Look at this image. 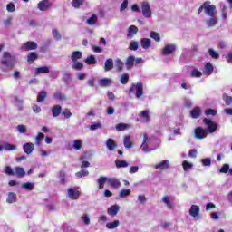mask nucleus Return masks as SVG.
I'll use <instances>...</instances> for the list:
<instances>
[{
    "instance_id": "obj_1",
    "label": "nucleus",
    "mask_w": 232,
    "mask_h": 232,
    "mask_svg": "<svg viewBox=\"0 0 232 232\" xmlns=\"http://www.w3.org/2000/svg\"><path fill=\"white\" fill-rule=\"evenodd\" d=\"M15 64H17L15 57L12 56L9 52H4L0 60V68L2 72L5 73H6V72H10Z\"/></svg>"
},
{
    "instance_id": "obj_2",
    "label": "nucleus",
    "mask_w": 232,
    "mask_h": 232,
    "mask_svg": "<svg viewBox=\"0 0 232 232\" xmlns=\"http://www.w3.org/2000/svg\"><path fill=\"white\" fill-rule=\"evenodd\" d=\"M202 10H204L206 15H208V17H213L214 15H217L218 14L217 12V6L214 5H211V2L207 1L205 2L198 10V14L199 15L200 13H202Z\"/></svg>"
},
{
    "instance_id": "obj_3",
    "label": "nucleus",
    "mask_w": 232,
    "mask_h": 232,
    "mask_svg": "<svg viewBox=\"0 0 232 232\" xmlns=\"http://www.w3.org/2000/svg\"><path fill=\"white\" fill-rule=\"evenodd\" d=\"M128 94H135L137 99H141L144 95V85H142V82L132 83L128 91Z\"/></svg>"
},
{
    "instance_id": "obj_4",
    "label": "nucleus",
    "mask_w": 232,
    "mask_h": 232,
    "mask_svg": "<svg viewBox=\"0 0 232 232\" xmlns=\"http://www.w3.org/2000/svg\"><path fill=\"white\" fill-rule=\"evenodd\" d=\"M140 12L145 17V19H151V16L153 15V11L151 10V5H150V2L143 1L140 3Z\"/></svg>"
},
{
    "instance_id": "obj_5",
    "label": "nucleus",
    "mask_w": 232,
    "mask_h": 232,
    "mask_svg": "<svg viewBox=\"0 0 232 232\" xmlns=\"http://www.w3.org/2000/svg\"><path fill=\"white\" fill-rule=\"evenodd\" d=\"M204 124L207 126V131L208 133H215L216 130H218V123L213 121L212 120H209L208 118L203 119Z\"/></svg>"
},
{
    "instance_id": "obj_6",
    "label": "nucleus",
    "mask_w": 232,
    "mask_h": 232,
    "mask_svg": "<svg viewBox=\"0 0 232 232\" xmlns=\"http://www.w3.org/2000/svg\"><path fill=\"white\" fill-rule=\"evenodd\" d=\"M151 143V139H148L146 133H143V141L140 150H142L144 153H150V151H155L157 148L150 149L148 147V144Z\"/></svg>"
},
{
    "instance_id": "obj_7",
    "label": "nucleus",
    "mask_w": 232,
    "mask_h": 232,
    "mask_svg": "<svg viewBox=\"0 0 232 232\" xmlns=\"http://www.w3.org/2000/svg\"><path fill=\"white\" fill-rule=\"evenodd\" d=\"M67 197L71 200H77L79 197H81V192L79 191L77 187L69 188L67 189Z\"/></svg>"
},
{
    "instance_id": "obj_8",
    "label": "nucleus",
    "mask_w": 232,
    "mask_h": 232,
    "mask_svg": "<svg viewBox=\"0 0 232 232\" xmlns=\"http://www.w3.org/2000/svg\"><path fill=\"white\" fill-rule=\"evenodd\" d=\"M194 136L196 139L202 140V139H206V137H208V130L202 127H197L194 130Z\"/></svg>"
},
{
    "instance_id": "obj_9",
    "label": "nucleus",
    "mask_w": 232,
    "mask_h": 232,
    "mask_svg": "<svg viewBox=\"0 0 232 232\" xmlns=\"http://www.w3.org/2000/svg\"><path fill=\"white\" fill-rule=\"evenodd\" d=\"M52 8V2L50 0H42L38 3V10L41 12H46Z\"/></svg>"
},
{
    "instance_id": "obj_10",
    "label": "nucleus",
    "mask_w": 232,
    "mask_h": 232,
    "mask_svg": "<svg viewBox=\"0 0 232 232\" xmlns=\"http://www.w3.org/2000/svg\"><path fill=\"white\" fill-rule=\"evenodd\" d=\"M177 50V45L175 44H166L161 50L163 55H171Z\"/></svg>"
},
{
    "instance_id": "obj_11",
    "label": "nucleus",
    "mask_w": 232,
    "mask_h": 232,
    "mask_svg": "<svg viewBox=\"0 0 232 232\" xmlns=\"http://www.w3.org/2000/svg\"><path fill=\"white\" fill-rule=\"evenodd\" d=\"M111 84H113L111 78H102L98 81V86L101 88H110Z\"/></svg>"
},
{
    "instance_id": "obj_12",
    "label": "nucleus",
    "mask_w": 232,
    "mask_h": 232,
    "mask_svg": "<svg viewBox=\"0 0 232 232\" xmlns=\"http://www.w3.org/2000/svg\"><path fill=\"white\" fill-rule=\"evenodd\" d=\"M22 50L28 52L30 50H37V43L35 42H26L23 44Z\"/></svg>"
},
{
    "instance_id": "obj_13",
    "label": "nucleus",
    "mask_w": 232,
    "mask_h": 232,
    "mask_svg": "<svg viewBox=\"0 0 232 232\" xmlns=\"http://www.w3.org/2000/svg\"><path fill=\"white\" fill-rule=\"evenodd\" d=\"M23 150L26 155H32L34 153V150H35V145L32 142H27L23 145Z\"/></svg>"
},
{
    "instance_id": "obj_14",
    "label": "nucleus",
    "mask_w": 232,
    "mask_h": 232,
    "mask_svg": "<svg viewBox=\"0 0 232 232\" xmlns=\"http://www.w3.org/2000/svg\"><path fill=\"white\" fill-rule=\"evenodd\" d=\"M155 169H162L163 171L166 169H169V160H164L160 163L154 166Z\"/></svg>"
},
{
    "instance_id": "obj_15",
    "label": "nucleus",
    "mask_w": 232,
    "mask_h": 232,
    "mask_svg": "<svg viewBox=\"0 0 232 232\" xmlns=\"http://www.w3.org/2000/svg\"><path fill=\"white\" fill-rule=\"evenodd\" d=\"M121 211V207L117 204L111 206L107 212L111 217H117V214Z\"/></svg>"
},
{
    "instance_id": "obj_16",
    "label": "nucleus",
    "mask_w": 232,
    "mask_h": 232,
    "mask_svg": "<svg viewBox=\"0 0 232 232\" xmlns=\"http://www.w3.org/2000/svg\"><path fill=\"white\" fill-rule=\"evenodd\" d=\"M139 28L135 25H130L128 29L127 39H133V36L137 35Z\"/></svg>"
},
{
    "instance_id": "obj_17",
    "label": "nucleus",
    "mask_w": 232,
    "mask_h": 232,
    "mask_svg": "<svg viewBox=\"0 0 232 232\" xmlns=\"http://www.w3.org/2000/svg\"><path fill=\"white\" fill-rule=\"evenodd\" d=\"M199 213H200V208L197 205H192L189 209L190 217L197 218V217H198Z\"/></svg>"
},
{
    "instance_id": "obj_18",
    "label": "nucleus",
    "mask_w": 232,
    "mask_h": 232,
    "mask_svg": "<svg viewBox=\"0 0 232 232\" xmlns=\"http://www.w3.org/2000/svg\"><path fill=\"white\" fill-rule=\"evenodd\" d=\"M107 184L111 188H117L121 187V181L115 178H107Z\"/></svg>"
},
{
    "instance_id": "obj_19",
    "label": "nucleus",
    "mask_w": 232,
    "mask_h": 232,
    "mask_svg": "<svg viewBox=\"0 0 232 232\" xmlns=\"http://www.w3.org/2000/svg\"><path fill=\"white\" fill-rule=\"evenodd\" d=\"M134 65H135V56L130 55L127 57L125 62V66L127 70H131V68H133Z\"/></svg>"
},
{
    "instance_id": "obj_20",
    "label": "nucleus",
    "mask_w": 232,
    "mask_h": 232,
    "mask_svg": "<svg viewBox=\"0 0 232 232\" xmlns=\"http://www.w3.org/2000/svg\"><path fill=\"white\" fill-rule=\"evenodd\" d=\"M218 21V17H217V15L210 16V18L206 21V24L208 28H213V26L217 25Z\"/></svg>"
},
{
    "instance_id": "obj_21",
    "label": "nucleus",
    "mask_w": 232,
    "mask_h": 232,
    "mask_svg": "<svg viewBox=\"0 0 232 232\" xmlns=\"http://www.w3.org/2000/svg\"><path fill=\"white\" fill-rule=\"evenodd\" d=\"M105 144L109 151H113L117 148V143L111 138L107 139Z\"/></svg>"
},
{
    "instance_id": "obj_22",
    "label": "nucleus",
    "mask_w": 232,
    "mask_h": 232,
    "mask_svg": "<svg viewBox=\"0 0 232 232\" xmlns=\"http://www.w3.org/2000/svg\"><path fill=\"white\" fill-rule=\"evenodd\" d=\"M108 184V177L102 176L97 179L98 189H104V184Z\"/></svg>"
},
{
    "instance_id": "obj_23",
    "label": "nucleus",
    "mask_w": 232,
    "mask_h": 232,
    "mask_svg": "<svg viewBox=\"0 0 232 232\" xmlns=\"http://www.w3.org/2000/svg\"><path fill=\"white\" fill-rule=\"evenodd\" d=\"M14 175L18 177V179H23V177L26 175V171H24V169L23 167H15Z\"/></svg>"
},
{
    "instance_id": "obj_24",
    "label": "nucleus",
    "mask_w": 232,
    "mask_h": 232,
    "mask_svg": "<svg viewBox=\"0 0 232 232\" xmlns=\"http://www.w3.org/2000/svg\"><path fill=\"white\" fill-rule=\"evenodd\" d=\"M79 59H82V53L81 51H74L71 54V60L72 63L78 62Z\"/></svg>"
},
{
    "instance_id": "obj_25",
    "label": "nucleus",
    "mask_w": 232,
    "mask_h": 232,
    "mask_svg": "<svg viewBox=\"0 0 232 232\" xmlns=\"http://www.w3.org/2000/svg\"><path fill=\"white\" fill-rule=\"evenodd\" d=\"M141 47L143 50H148L151 47V39L150 38H142L140 41Z\"/></svg>"
},
{
    "instance_id": "obj_26",
    "label": "nucleus",
    "mask_w": 232,
    "mask_h": 232,
    "mask_svg": "<svg viewBox=\"0 0 232 232\" xmlns=\"http://www.w3.org/2000/svg\"><path fill=\"white\" fill-rule=\"evenodd\" d=\"M6 202L7 204H14V202H17V195L14 192H9L7 194Z\"/></svg>"
},
{
    "instance_id": "obj_27",
    "label": "nucleus",
    "mask_w": 232,
    "mask_h": 232,
    "mask_svg": "<svg viewBox=\"0 0 232 232\" xmlns=\"http://www.w3.org/2000/svg\"><path fill=\"white\" fill-rule=\"evenodd\" d=\"M200 113H202V111L200 110V107H195L190 111V117H192V119H198L200 117Z\"/></svg>"
},
{
    "instance_id": "obj_28",
    "label": "nucleus",
    "mask_w": 232,
    "mask_h": 232,
    "mask_svg": "<svg viewBox=\"0 0 232 232\" xmlns=\"http://www.w3.org/2000/svg\"><path fill=\"white\" fill-rule=\"evenodd\" d=\"M72 68L76 72H81L84 69V63L82 62H72Z\"/></svg>"
},
{
    "instance_id": "obj_29",
    "label": "nucleus",
    "mask_w": 232,
    "mask_h": 232,
    "mask_svg": "<svg viewBox=\"0 0 232 232\" xmlns=\"http://www.w3.org/2000/svg\"><path fill=\"white\" fill-rule=\"evenodd\" d=\"M110 70H113V59L111 58L107 59L104 63V71L110 72Z\"/></svg>"
},
{
    "instance_id": "obj_30",
    "label": "nucleus",
    "mask_w": 232,
    "mask_h": 232,
    "mask_svg": "<svg viewBox=\"0 0 232 232\" xmlns=\"http://www.w3.org/2000/svg\"><path fill=\"white\" fill-rule=\"evenodd\" d=\"M115 68H116V72H122V70H124V62H122V60L121 59H116L115 60Z\"/></svg>"
},
{
    "instance_id": "obj_31",
    "label": "nucleus",
    "mask_w": 232,
    "mask_h": 232,
    "mask_svg": "<svg viewBox=\"0 0 232 232\" xmlns=\"http://www.w3.org/2000/svg\"><path fill=\"white\" fill-rule=\"evenodd\" d=\"M123 144L125 148H128L129 150L130 148H133V142H131V137L130 136H125L123 139Z\"/></svg>"
},
{
    "instance_id": "obj_32",
    "label": "nucleus",
    "mask_w": 232,
    "mask_h": 232,
    "mask_svg": "<svg viewBox=\"0 0 232 232\" xmlns=\"http://www.w3.org/2000/svg\"><path fill=\"white\" fill-rule=\"evenodd\" d=\"M162 203L166 204V206L169 209H173V208H175V206L173 205V203L169 199V197H168V196H165V197L162 198Z\"/></svg>"
},
{
    "instance_id": "obj_33",
    "label": "nucleus",
    "mask_w": 232,
    "mask_h": 232,
    "mask_svg": "<svg viewBox=\"0 0 232 232\" xmlns=\"http://www.w3.org/2000/svg\"><path fill=\"white\" fill-rule=\"evenodd\" d=\"M40 73H50V68L48 66L36 68L35 75H40Z\"/></svg>"
},
{
    "instance_id": "obj_34",
    "label": "nucleus",
    "mask_w": 232,
    "mask_h": 232,
    "mask_svg": "<svg viewBox=\"0 0 232 232\" xmlns=\"http://www.w3.org/2000/svg\"><path fill=\"white\" fill-rule=\"evenodd\" d=\"M61 105H55L52 108L51 111L53 113V117H59L61 115Z\"/></svg>"
},
{
    "instance_id": "obj_35",
    "label": "nucleus",
    "mask_w": 232,
    "mask_h": 232,
    "mask_svg": "<svg viewBox=\"0 0 232 232\" xmlns=\"http://www.w3.org/2000/svg\"><path fill=\"white\" fill-rule=\"evenodd\" d=\"M120 225H121V221L114 220L113 222L107 223L106 227H107V229H115V228L119 227Z\"/></svg>"
},
{
    "instance_id": "obj_36",
    "label": "nucleus",
    "mask_w": 232,
    "mask_h": 232,
    "mask_svg": "<svg viewBox=\"0 0 232 232\" xmlns=\"http://www.w3.org/2000/svg\"><path fill=\"white\" fill-rule=\"evenodd\" d=\"M116 168H128L130 166V163L126 160H115Z\"/></svg>"
},
{
    "instance_id": "obj_37",
    "label": "nucleus",
    "mask_w": 232,
    "mask_h": 232,
    "mask_svg": "<svg viewBox=\"0 0 232 232\" xmlns=\"http://www.w3.org/2000/svg\"><path fill=\"white\" fill-rule=\"evenodd\" d=\"M21 188H23V189H26L27 191H32L34 188H35V183L26 182L22 184Z\"/></svg>"
},
{
    "instance_id": "obj_38",
    "label": "nucleus",
    "mask_w": 232,
    "mask_h": 232,
    "mask_svg": "<svg viewBox=\"0 0 232 232\" xmlns=\"http://www.w3.org/2000/svg\"><path fill=\"white\" fill-rule=\"evenodd\" d=\"M141 122H150V112L148 111H143L140 112Z\"/></svg>"
},
{
    "instance_id": "obj_39",
    "label": "nucleus",
    "mask_w": 232,
    "mask_h": 232,
    "mask_svg": "<svg viewBox=\"0 0 232 232\" xmlns=\"http://www.w3.org/2000/svg\"><path fill=\"white\" fill-rule=\"evenodd\" d=\"M3 148L5 151H15V150H17V146L10 143H4Z\"/></svg>"
},
{
    "instance_id": "obj_40",
    "label": "nucleus",
    "mask_w": 232,
    "mask_h": 232,
    "mask_svg": "<svg viewBox=\"0 0 232 232\" xmlns=\"http://www.w3.org/2000/svg\"><path fill=\"white\" fill-rule=\"evenodd\" d=\"M48 97V92L46 91H42L38 94L37 102H44V100Z\"/></svg>"
},
{
    "instance_id": "obj_41",
    "label": "nucleus",
    "mask_w": 232,
    "mask_h": 232,
    "mask_svg": "<svg viewBox=\"0 0 232 232\" xmlns=\"http://www.w3.org/2000/svg\"><path fill=\"white\" fill-rule=\"evenodd\" d=\"M204 73H205V75H211L213 73V64H211V63H208L205 65Z\"/></svg>"
},
{
    "instance_id": "obj_42",
    "label": "nucleus",
    "mask_w": 232,
    "mask_h": 232,
    "mask_svg": "<svg viewBox=\"0 0 232 232\" xmlns=\"http://www.w3.org/2000/svg\"><path fill=\"white\" fill-rule=\"evenodd\" d=\"M72 148L74 150H77L78 151H80V150H82V140H75L72 142Z\"/></svg>"
},
{
    "instance_id": "obj_43",
    "label": "nucleus",
    "mask_w": 232,
    "mask_h": 232,
    "mask_svg": "<svg viewBox=\"0 0 232 232\" xmlns=\"http://www.w3.org/2000/svg\"><path fill=\"white\" fill-rule=\"evenodd\" d=\"M53 99H55L56 101H66V95H64L61 92H57L53 94Z\"/></svg>"
},
{
    "instance_id": "obj_44",
    "label": "nucleus",
    "mask_w": 232,
    "mask_h": 232,
    "mask_svg": "<svg viewBox=\"0 0 232 232\" xmlns=\"http://www.w3.org/2000/svg\"><path fill=\"white\" fill-rule=\"evenodd\" d=\"M129 81H130V75L128 73H123L120 76L121 84H128Z\"/></svg>"
},
{
    "instance_id": "obj_45",
    "label": "nucleus",
    "mask_w": 232,
    "mask_h": 232,
    "mask_svg": "<svg viewBox=\"0 0 232 232\" xmlns=\"http://www.w3.org/2000/svg\"><path fill=\"white\" fill-rule=\"evenodd\" d=\"M150 37L154 39L157 43H160V34L155 31H151L150 34Z\"/></svg>"
},
{
    "instance_id": "obj_46",
    "label": "nucleus",
    "mask_w": 232,
    "mask_h": 232,
    "mask_svg": "<svg viewBox=\"0 0 232 232\" xmlns=\"http://www.w3.org/2000/svg\"><path fill=\"white\" fill-rule=\"evenodd\" d=\"M129 50H131L132 52H137V50H139V42L131 41L129 45Z\"/></svg>"
},
{
    "instance_id": "obj_47",
    "label": "nucleus",
    "mask_w": 232,
    "mask_h": 232,
    "mask_svg": "<svg viewBox=\"0 0 232 232\" xmlns=\"http://www.w3.org/2000/svg\"><path fill=\"white\" fill-rule=\"evenodd\" d=\"M43 139H44V134H43V132H39L35 137V145L41 146V142H43Z\"/></svg>"
},
{
    "instance_id": "obj_48",
    "label": "nucleus",
    "mask_w": 232,
    "mask_h": 232,
    "mask_svg": "<svg viewBox=\"0 0 232 232\" xmlns=\"http://www.w3.org/2000/svg\"><path fill=\"white\" fill-rule=\"evenodd\" d=\"M130 193H131V189H130V188L121 189L120 191L119 197H120V198H125V197H128V195H130Z\"/></svg>"
},
{
    "instance_id": "obj_49",
    "label": "nucleus",
    "mask_w": 232,
    "mask_h": 232,
    "mask_svg": "<svg viewBox=\"0 0 232 232\" xmlns=\"http://www.w3.org/2000/svg\"><path fill=\"white\" fill-rule=\"evenodd\" d=\"M52 34H53V39H55L56 41H61V39H63V35H61V33H59V30L53 29Z\"/></svg>"
},
{
    "instance_id": "obj_50",
    "label": "nucleus",
    "mask_w": 232,
    "mask_h": 232,
    "mask_svg": "<svg viewBox=\"0 0 232 232\" xmlns=\"http://www.w3.org/2000/svg\"><path fill=\"white\" fill-rule=\"evenodd\" d=\"M88 175H90V172L87 169H82L75 174L78 179H82V177H88Z\"/></svg>"
},
{
    "instance_id": "obj_51",
    "label": "nucleus",
    "mask_w": 232,
    "mask_h": 232,
    "mask_svg": "<svg viewBox=\"0 0 232 232\" xmlns=\"http://www.w3.org/2000/svg\"><path fill=\"white\" fill-rule=\"evenodd\" d=\"M86 23L87 24H89V26H93V24L97 23V15L92 14V16L86 21Z\"/></svg>"
},
{
    "instance_id": "obj_52",
    "label": "nucleus",
    "mask_w": 232,
    "mask_h": 232,
    "mask_svg": "<svg viewBox=\"0 0 232 232\" xmlns=\"http://www.w3.org/2000/svg\"><path fill=\"white\" fill-rule=\"evenodd\" d=\"M86 64H97V60L94 55H90L85 59Z\"/></svg>"
},
{
    "instance_id": "obj_53",
    "label": "nucleus",
    "mask_w": 232,
    "mask_h": 232,
    "mask_svg": "<svg viewBox=\"0 0 232 232\" xmlns=\"http://www.w3.org/2000/svg\"><path fill=\"white\" fill-rule=\"evenodd\" d=\"M37 59V53L31 52L27 56L28 63H34Z\"/></svg>"
},
{
    "instance_id": "obj_54",
    "label": "nucleus",
    "mask_w": 232,
    "mask_h": 232,
    "mask_svg": "<svg viewBox=\"0 0 232 232\" xmlns=\"http://www.w3.org/2000/svg\"><path fill=\"white\" fill-rule=\"evenodd\" d=\"M223 101H225L227 106H231L232 104V96H229L226 93L223 94Z\"/></svg>"
},
{
    "instance_id": "obj_55",
    "label": "nucleus",
    "mask_w": 232,
    "mask_h": 232,
    "mask_svg": "<svg viewBox=\"0 0 232 232\" xmlns=\"http://www.w3.org/2000/svg\"><path fill=\"white\" fill-rule=\"evenodd\" d=\"M208 53H209L210 57H212V59H219L220 58V54L213 49H208Z\"/></svg>"
},
{
    "instance_id": "obj_56",
    "label": "nucleus",
    "mask_w": 232,
    "mask_h": 232,
    "mask_svg": "<svg viewBox=\"0 0 232 232\" xmlns=\"http://www.w3.org/2000/svg\"><path fill=\"white\" fill-rule=\"evenodd\" d=\"M184 171H189L193 168V164L188 162V160H184L182 163Z\"/></svg>"
},
{
    "instance_id": "obj_57",
    "label": "nucleus",
    "mask_w": 232,
    "mask_h": 232,
    "mask_svg": "<svg viewBox=\"0 0 232 232\" xmlns=\"http://www.w3.org/2000/svg\"><path fill=\"white\" fill-rule=\"evenodd\" d=\"M60 184H66V173L64 171H60L59 173Z\"/></svg>"
},
{
    "instance_id": "obj_58",
    "label": "nucleus",
    "mask_w": 232,
    "mask_h": 232,
    "mask_svg": "<svg viewBox=\"0 0 232 232\" xmlns=\"http://www.w3.org/2000/svg\"><path fill=\"white\" fill-rule=\"evenodd\" d=\"M82 3H84V0H72V5L73 8H80V6L82 5Z\"/></svg>"
},
{
    "instance_id": "obj_59",
    "label": "nucleus",
    "mask_w": 232,
    "mask_h": 232,
    "mask_svg": "<svg viewBox=\"0 0 232 232\" xmlns=\"http://www.w3.org/2000/svg\"><path fill=\"white\" fill-rule=\"evenodd\" d=\"M70 79H72V74H70V72H64V73L63 74L62 80H63V82H65L66 84H68V82H70Z\"/></svg>"
},
{
    "instance_id": "obj_60",
    "label": "nucleus",
    "mask_w": 232,
    "mask_h": 232,
    "mask_svg": "<svg viewBox=\"0 0 232 232\" xmlns=\"http://www.w3.org/2000/svg\"><path fill=\"white\" fill-rule=\"evenodd\" d=\"M16 130H17L18 133H26V131H27L26 125H24V124H20V125L16 126Z\"/></svg>"
},
{
    "instance_id": "obj_61",
    "label": "nucleus",
    "mask_w": 232,
    "mask_h": 232,
    "mask_svg": "<svg viewBox=\"0 0 232 232\" xmlns=\"http://www.w3.org/2000/svg\"><path fill=\"white\" fill-rule=\"evenodd\" d=\"M128 128V124L126 123H119L116 125L117 131H124Z\"/></svg>"
},
{
    "instance_id": "obj_62",
    "label": "nucleus",
    "mask_w": 232,
    "mask_h": 232,
    "mask_svg": "<svg viewBox=\"0 0 232 232\" xmlns=\"http://www.w3.org/2000/svg\"><path fill=\"white\" fill-rule=\"evenodd\" d=\"M190 75H191V77H197V78L202 77V72H200L197 69H194L191 71Z\"/></svg>"
},
{
    "instance_id": "obj_63",
    "label": "nucleus",
    "mask_w": 232,
    "mask_h": 232,
    "mask_svg": "<svg viewBox=\"0 0 232 232\" xmlns=\"http://www.w3.org/2000/svg\"><path fill=\"white\" fill-rule=\"evenodd\" d=\"M5 175H10V176H14L15 175V172L14 171V169H12V167L10 166H6L5 169Z\"/></svg>"
},
{
    "instance_id": "obj_64",
    "label": "nucleus",
    "mask_w": 232,
    "mask_h": 232,
    "mask_svg": "<svg viewBox=\"0 0 232 232\" xmlns=\"http://www.w3.org/2000/svg\"><path fill=\"white\" fill-rule=\"evenodd\" d=\"M81 218L85 226H90V216L88 214H84Z\"/></svg>"
}]
</instances>
